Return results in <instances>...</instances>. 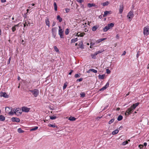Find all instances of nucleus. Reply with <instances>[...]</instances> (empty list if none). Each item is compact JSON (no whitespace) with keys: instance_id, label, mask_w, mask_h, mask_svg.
<instances>
[{"instance_id":"33","label":"nucleus","mask_w":149,"mask_h":149,"mask_svg":"<svg viewBox=\"0 0 149 149\" xmlns=\"http://www.w3.org/2000/svg\"><path fill=\"white\" fill-rule=\"evenodd\" d=\"M54 10L55 11H56L57 9V7L56 4V3L55 2H54Z\"/></svg>"},{"instance_id":"55","label":"nucleus","mask_w":149,"mask_h":149,"mask_svg":"<svg viewBox=\"0 0 149 149\" xmlns=\"http://www.w3.org/2000/svg\"><path fill=\"white\" fill-rule=\"evenodd\" d=\"M108 107V105H107V106L105 107L104 108L103 110H105V109H106Z\"/></svg>"},{"instance_id":"56","label":"nucleus","mask_w":149,"mask_h":149,"mask_svg":"<svg viewBox=\"0 0 149 149\" xmlns=\"http://www.w3.org/2000/svg\"><path fill=\"white\" fill-rule=\"evenodd\" d=\"M6 1V0H1V2L2 3L5 2Z\"/></svg>"},{"instance_id":"17","label":"nucleus","mask_w":149,"mask_h":149,"mask_svg":"<svg viewBox=\"0 0 149 149\" xmlns=\"http://www.w3.org/2000/svg\"><path fill=\"white\" fill-rule=\"evenodd\" d=\"M19 26V24H17L15 25L14 26H13L12 28V31L13 32H14L16 30V28L18 27Z\"/></svg>"},{"instance_id":"61","label":"nucleus","mask_w":149,"mask_h":149,"mask_svg":"<svg viewBox=\"0 0 149 149\" xmlns=\"http://www.w3.org/2000/svg\"><path fill=\"white\" fill-rule=\"evenodd\" d=\"M143 145L144 146H146L147 145V143L146 142H145L143 143Z\"/></svg>"},{"instance_id":"44","label":"nucleus","mask_w":149,"mask_h":149,"mask_svg":"<svg viewBox=\"0 0 149 149\" xmlns=\"http://www.w3.org/2000/svg\"><path fill=\"white\" fill-rule=\"evenodd\" d=\"M95 43L93 42H91L90 44V48H92L93 47Z\"/></svg>"},{"instance_id":"58","label":"nucleus","mask_w":149,"mask_h":149,"mask_svg":"<svg viewBox=\"0 0 149 149\" xmlns=\"http://www.w3.org/2000/svg\"><path fill=\"white\" fill-rule=\"evenodd\" d=\"M79 32L77 33V34L76 35V36H77L78 37H79L80 36V34H79Z\"/></svg>"},{"instance_id":"30","label":"nucleus","mask_w":149,"mask_h":149,"mask_svg":"<svg viewBox=\"0 0 149 149\" xmlns=\"http://www.w3.org/2000/svg\"><path fill=\"white\" fill-rule=\"evenodd\" d=\"M109 3V2L108 1H107L102 3V4L103 6H105L108 5Z\"/></svg>"},{"instance_id":"34","label":"nucleus","mask_w":149,"mask_h":149,"mask_svg":"<svg viewBox=\"0 0 149 149\" xmlns=\"http://www.w3.org/2000/svg\"><path fill=\"white\" fill-rule=\"evenodd\" d=\"M18 132L19 133H22L24 132V131L22 130V129L20 128H19L17 130Z\"/></svg>"},{"instance_id":"52","label":"nucleus","mask_w":149,"mask_h":149,"mask_svg":"<svg viewBox=\"0 0 149 149\" xmlns=\"http://www.w3.org/2000/svg\"><path fill=\"white\" fill-rule=\"evenodd\" d=\"M66 86H67V85L65 84H64V86H63V89H65L66 88Z\"/></svg>"},{"instance_id":"11","label":"nucleus","mask_w":149,"mask_h":149,"mask_svg":"<svg viewBox=\"0 0 149 149\" xmlns=\"http://www.w3.org/2000/svg\"><path fill=\"white\" fill-rule=\"evenodd\" d=\"M109 83L108 82H107V84H106L102 88L100 89L99 90V91H104V90H105V89H107L109 87Z\"/></svg>"},{"instance_id":"15","label":"nucleus","mask_w":149,"mask_h":149,"mask_svg":"<svg viewBox=\"0 0 149 149\" xmlns=\"http://www.w3.org/2000/svg\"><path fill=\"white\" fill-rule=\"evenodd\" d=\"M45 22L46 25L48 26L49 28V27L50 22L48 18H46V19L45 20Z\"/></svg>"},{"instance_id":"45","label":"nucleus","mask_w":149,"mask_h":149,"mask_svg":"<svg viewBox=\"0 0 149 149\" xmlns=\"http://www.w3.org/2000/svg\"><path fill=\"white\" fill-rule=\"evenodd\" d=\"M106 70V72L107 74H109L111 73V71L108 69H107Z\"/></svg>"},{"instance_id":"19","label":"nucleus","mask_w":149,"mask_h":149,"mask_svg":"<svg viewBox=\"0 0 149 149\" xmlns=\"http://www.w3.org/2000/svg\"><path fill=\"white\" fill-rule=\"evenodd\" d=\"M91 71H92L94 73H96L97 72V70L93 69H89L88 71L87 72L88 73H89Z\"/></svg>"},{"instance_id":"28","label":"nucleus","mask_w":149,"mask_h":149,"mask_svg":"<svg viewBox=\"0 0 149 149\" xmlns=\"http://www.w3.org/2000/svg\"><path fill=\"white\" fill-rule=\"evenodd\" d=\"M106 39V38L100 39L98 40H97L96 42L97 43H99L102 42V41L104 40H105Z\"/></svg>"},{"instance_id":"29","label":"nucleus","mask_w":149,"mask_h":149,"mask_svg":"<svg viewBox=\"0 0 149 149\" xmlns=\"http://www.w3.org/2000/svg\"><path fill=\"white\" fill-rule=\"evenodd\" d=\"M97 55V54H96V53L95 52L94 54H91V56L92 58L93 59H95L96 58V56Z\"/></svg>"},{"instance_id":"12","label":"nucleus","mask_w":149,"mask_h":149,"mask_svg":"<svg viewBox=\"0 0 149 149\" xmlns=\"http://www.w3.org/2000/svg\"><path fill=\"white\" fill-rule=\"evenodd\" d=\"M0 96L3 97L5 98H8V95L5 92H1L0 93Z\"/></svg>"},{"instance_id":"5","label":"nucleus","mask_w":149,"mask_h":149,"mask_svg":"<svg viewBox=\"0 0 149 149\" xmlns=\"http://www.w3.org/2000/svg\"><path fill=\"white\" fill-rule=\"evenodd\" d=\"M143 34L146 36H148L149 34V26H146L144 28Z\"/></svg>"},{"instance_id":"48","label":"nucleus","mask_w":149,"mask_h":149,"mask_svg":"<svg viewBox=\"0 0 149 149\" xmlns=\"http://www.w3.org/2000/svg\"><path fill=\"white\" fill-rule=\"evenodd\" d=\"M79 3H81L84 1V0H76Z\"/></svg>"},{"instance_id":"1","label":"nucleus","mask_w":149,"mask_h":149,"mask_svg":"<svg viewBox=\"0 0 149 149\" xmlns=\"http://www.w3.org/2000/svg\"><path fill=\"white\" fill-rule=\"evenodd\" d=\"M139 104V103L137 102L132 105L126 111L125 113V115L127 116L133 112L136 107L138 106Z\"/></svg>"},{"instance_id":"26","label":"nucleus","mask_w":149,"mask_h":149,"mask_svg":"<svg viewBox=\"0 0 149 149\" xmlns=\"http://www.w3.org/2000/svg\"><path fill=\"white\" fill-rule=\"evenodd\" d=\"M128 141H130V140L129 139L127 141L123 142L122 143V145L123 146L125 145H126L128 144Z\"/></svg>"},{"instance_id":"25","label":"nucleus","mask_w":149,"mask_h":149,"mask_svg":"<svg viewBox=\"0 0 149 149\" xmlns=\"http://www.w3.org/2000/svg\"><path fill=\"white\" fill-rule=\"evenodd\" d=\"M95 6V4L93 3H89L88 4V6L89 8H90L93 6Z\"/></svg>"},{"instance_id":"16","label":"nucleus","mask_w":149,"mask_h":149,"mask_svg":"<svg viewBox=\"0 0 149 149\" xmlns=\"http://www.w3.org/2000/svg\"><path fill=\"white\" fill-rule=\"evenodd\" d=\"M124 6L123 4L120 6L119 10L120 13H122L123 12V9Z\"/></svg>"},{"instance_id":"53","label":"nucleus","mask_w":149,"mask_h":149,"mask_svg":"<svg viewBox=\"0 0 149 149\" xmlns=\"http://www.w3.org/2000/svg\"><path fill=\"white\" fill-rule=\"evenodd\" d=\"M143 147V146L142 145H140L139 146V147L141 149Z\"/></svg>"},{"instance_id":"6","label":"nucleus","mask_w":149,"mask_h":149,"mask_svg":"<svg viewBox=\"0 0 149 149\" xmlns=\"http://www.w3.org/2000/svg\"><path fill=\"white\" fill-rule=\"evenodd\" d=\"M133 13L134 12L133 11H130L127 14V17H128V19L130 20V21L132 19L134 16Z\"/></svg>"},{"instance_id":"54","label":"nucleus","mask_w":149,"mask_h":149,"mask_svg":"<svg viewBox=\"0 0 149 149\" xmlns=\"http://www.w3.org/2000/svg\"><path fill=\"white\" fill-rule=\"evenodd\" d=\"M56 24V22L54 21H53L52 24V26H54Z\"/></svg>"},{"instance_id":"10","label":"nucleus","mask_w":149,"mask_h":149,"mask_svg":"<svg viewBox=\"0 0 149 149\" xmlns=\"http://www.w3.org/2000/svg\"><path fill=\"white\" fill-rule=\"evenodd\" d=\"M30 109V108L27 107H26L24 106L22 108V111L25 112H28Z\"/></svg>"},{"instance_id":"42","label":"nucleus","mask_w":149,"mask_h":149,"mask_svg":"<svg viewBox=\"0 0 149 149\" xmlns=\"http://www.w3.org/2000/svg\"><path fill=\"white\" fill-rule=\"evenodd\" d=\"M114 120V119H111L109 122V124H111V123H113Z\"/></svg>"},{"instance_id":"21","label":"nucleus","mask_w":149,"mask_h":149,"mask_svg":"<svg viewBox=\"0 0 149 149\" xmlns=\"http://www.w3.org/2000/svg\"><path fill=\"white\" fill-rule=\"evenodd\" d=\"M76 118H75L74 117L70 116L68 120L70 121H73L75 120H76Z\"/></svg>"},{"instance_id":"41","label":"nucleus","mask_w":149,"mask_h":149,"mask_svg":"<svg viewBox=\"0 0 149 149\" xmlns=\"http://www.w3.org/2000/svg\"><path fill=\"white\" fill-rule=\"evenodd\" d=\"M103 51L104 50H100L97 52H96L95 53H96V54H97V55L99 54L102 53Z\"/></svg>"},{"instance_id":"38","label":"nucleus","mask_w":149,"mask_h":149,"mask_svg":"<svg viewBox=\"0 0 149 149\" xmlns=\"http://www.w3.org/2000/svg\"><path fill=\"white\" fill-rule=\"evenodd\" d=\"M38 128V127L36 126L33 128H32L31 129V131H34V130H37Z\"/></svg>"},{"instance_id":"62","label":"nucleus","mask_w":149,"mask_h":149,"mask_svg":"<svg viewBox=\"0 0 149 149\" xmlns=\"http://www.w3.org/2000/svg\"><path fill=\"white\" fill-rule=\"evenodd\" d=\"M21 43L22 44H24V41L23 40H22V41L21 42Z\"/></svg>"},{"instance_id":"51","label":"nucleus","mask_w":149,"mask_h":149,"mask_svg":"<svg viewBox=\"0 0 149 149\" xmlns=\"http://www.w3.org/2000/svg\"><path fill=\"white\" fill-rule=\"evenodd\" d=\"M83 80L82 78H81L79 79H78L77 80V81H81Z\"/></svg>"},{"instance_id":"59","label":"nucleus","mask_w":149,"mask_h":149,"mask_svg":"<svg viewBox=\"0 0 149 149\" xmlns=\"http://www.w3.org/2000/svg\"><path fill=\"white\" fill-rule=\"evenodd\" d=\"M116 38L118 39L119 38V36L118 34H117L116 36Z\"/></svg>"},{"instance_id":"49","label":"nucleus","mask_w":149,"mask_h":149,"mask_svg":"<svg viewBox=\"0 0 149 149\" xmlns=\"http://www.w3.org/2000/svg\"><path fill=\"white\" fill-rule=\"evenodd\" d=\"M70 11V9L69 8H66L65 9V11L66 13H68Z\"/></svg>"},{"instance_id":"8","label":"nucleus","mask_w":149,"mask_h":149,"mask_svg":"<svg viewBox=\"0 0 149 149\" xmlns=\"http://www.w3.org/2000/svg\"><path fill=\"white\" fill-rule=\"evenodd\" d=\"M13 111H14V113H15V114L17 115H21L22 113V112H21V109L19 108H17L15 109H14L13 110Z\"/></svg>"},{"instance_id":"43","label":"nucleus","mask_w":149,"mask_h":149,"mask_svg":"<svg viewBox=\"0 0 149 149\" xmlns=\"http://www.w3.org/2000/svg\"><path fill=\"white\" fill-rule=\"evenodd\" d=\"M69 33V29H67L65 31V33L66 35H68Z\"/></svg>"},{"instance_id":"60","label":"nucleus","mask_w":149,"mask_h":149,"mask_svg":"<svg viewBox=\"0 0 149 149\" xmlns=\"http://www.w3.org/2000/svg\"><path fill=\"white\" fill-rule=\"evenodd\" d=\"M126 54V52L125 51H124V52H123V54H122V55H124L125 54Z\"/></svg>"},{"instance_id":"2","label":"nucleus","mask_w":149,"mask_h":149,"mask_svg":"<svg viewBox=\"0 0 149 149\" xmlns=\"http://www.w3.org/2000/svg\"><path fill=\"white\" fill-rule=\"evenodd\" d=\"M27 92H31L33 95V97H36L39 94V91L38 89H35L32 90H29Z\"/></svg>"},{"instance_id":"9","label":"nucleus","mask_w":149,"mask_h":149,"mask_svg":"<svg viewBox=\"0 0 149 149\" xmlns=\"http://www.w3.org/2000/svg\"><path fill=\"white\" fill-rule=\"evenodd\" d=\"M56 29L57 28L56 27H54L52 29V36L54 38H55L56 34Z\"/></svg>"},{"instance_id":"63","label":"nucleus","mask_w":149,"mask_h":149,"mask_svg":"<svg viewBox=\"0 0 149 149\" xmlns=\"http://www.w3.org/2000/svg\"><path fill=\"white\" fill-rule=\"evenodd\" d=\"M120 109V108H117L116 109L117 111H119Z\"/></svg>"},{"instance_id":"20","label":"nucleus","mask_w":149,"mask_h":149,"mask_svg":"<svg viewBox=\"0 0 149 149\" xmlns=\"http://www.w3.org/2000/svg\"><path fill=\"white\" fill-rule=\"evenodd\" d=\"M99 26L97 25H96L94 26L92 28V30L93 31H95L98 28Z\"/></svg>"},{"instance_id":"35","label":"nucleus","mask_w":149,"mask_h":149,"mask_svg":"<svg viewBox=\"0 0 149 149\" xmlns=\"http://www.w3.org/2000/svg\"><path fill=\"white\" fill-rule=\"evenodd\" d=\"M78 39L77 38H76L74 39H72L71 40V42H76L77 41Z\"/></svg>"},{"instance_id":"4","label":"nucleus","mask_w":149,"mask_h":149,"mask_svg":"<svg viewBox=\"0 0 149 149\" xmlns=\"http://www.w3.org/2000/svg\"><path fill=\"white\" fill-rule=\"evenodd\" d=\"M13 109L11 107H6L5 108V111L6 113H8L9 115H13L14 114L13 112L12 111Z\"/></svg>"},{"instance_id":"13","label":"nucleus","mask_w":149,"mask_h":149,"mask_svg":"<svg viewBox=\"0 0 149 149\" xmlns=\"http://www.w3.org/2000/svg\"><path fill=\"white\" fill-rule=\"evenodd\" d=\"M11 120L13 122H19L20 121L19 119L17 118L13 117L11 118Z\"/></svg>"},{"instance_id":"7","label":"nucleus","mask_w":149,"mask_h":149,"mask_svg":"<svg viewBox=\"0 0 149 149\" xmlns=\"http://www.w3.org/2000/svg\"><path fill=\"white\" fill-rule=\"evenodd\" d=\"M58 27L59 28V29L58 30V34L59 35L61 38H64L63 35V31L61 29V26H59Z\"/></svg>"},{"instance_id":"46","label":"nucleus","mask_w":149,"mask_h":149,"mask_svg":"<svg viewBox=\"0 0 149 149\" xmlns=\"http://www.w3.org/2000/svg\"><path fill=\"white\" fill-rule=\"evenodd\" d=\"M80 34V37H82L84 36V35L85 34L84 33H79Z\"/></svg>"},{"instance_id":"37","label":"nucleus","mask_w":149,"mask_h":149,"mask_svg":"<svg viewBox=\"0 0 149 149\" xmlns=\"http://www.w3.org/2000/svg\"><path fill=\"white\" fill-rule=\"evenodd\" d=\"M81 97H84L85 96V94L84 92H81L80 93Z\"/></svg>"},{"instance_id":"57","label":"nucleus","mask_w":149,"mask_h":149,"mask_svg":"<svg viewBox=\"0 0 149 149\" xmlns=\"http://www.w3.org/2000/svg\"><path fill=\"white\" fill-rule=\"evenodd\" d=\"M73 72V70H71L70 72L69 73V74L70 75H71L72 74V73Z\"/></svg>"},{"instance_id":"39","label":"nucleus","mask_w":149,"mask_h":149,"mask_svg":"<svg viewBox=\"0 0 149 149\" xmlns=\"http://www.w3.org/2000/svg\"><path fill=\"white\" fill-rule=\"evenodd\" d=\"M50 119L52 120H54L57 117L56 116H50Z\"/></svg>"},{"instance_id":"50","label":"nucleus","mask_w":149,"mask_h":149,"mask_svg":"<svg viewBox=\"0 0 149 149\" xmlns=\"http://www.w3.org/2000/svg\"><path fill=\"white\" fill-rule=\"evenodd\" d=\"M140 52L139 51L137 52V54H136V57L137 58H138Z\"/></svg>"},{"instance_id":"18","label":"nucleus","mask_w":149,"mask_h":149,"mask_svg":"<svg viewBox=\"0 0 149 149\" xmlns=\"http://www.w3.org/2000/svg\"><path fill=\"white\" fill-rule=\"evenodd\" d=\"M30 24V22L29 21V20H25V22L24 24V27H25L26 26H28L29 24Z\"/></svg>"},{"instance_id":"47","label":"nucleus","mask_w":149,"mask_h":149,"mask_svg":"<svg viewBox=\"0 0 149 149\" xmlns=\"http://www.w3.org/2000/svg\"><path fill=\"white\" fill-rule=\"evenodd\" d=\"M80 76L78 74H76L74 75V77L75 78H78L80 77Z\"/></svg>"},{"instance_id":"14","label":"nucleus","mask_w":149,"mask_h":149,"mask_svg":"<svg viewBox=\"0 0 149 149\" xmlns=\"http://www.w3.org/2000/svg\"><path fill=\"white\" fill-rule=\"evenodd\" d=\"M112 13V11H105L104 12V14L103 15V17H105L109 14H111Z\"/></svg>"},{"instance_id":"23","label":"nucleus","mask_w":149,"mask_h":149,"mask_svg":"<svg viewBox=\"0 0 149 149\" xmlns=\"http://www.w3.org/2000/svg\"><path fill=\"white\" fill-rule=\"evenodd\" d=\"M57 19L59 20V22H61L62 21V19L60 17L59 15H58L57 16Z\"/></svg>"},{"instance_id":"64","label":"nucleus","mask_w":149,"mask_h":149,"mask_svg":"<svg viewBox=\"0 0 149 149\" xmlns=\"http://www.w3.org/2000/svg\"><path fill=\"white\" fill-rule=\"evenodd\" d=\"M88 25H89L90 23H91V22H88Z\"/></svg>"},{"instance_id":"24","label":"nucleus","mask_w":149,"mask_h":149,"mask_svg":"<svg viewBox=\"0 0 149 149\" xmlns=\"http://www.w3.org/2000/svg\"><path fill=\"white\" fill-rule=\"evenodd\" d=\"M118 132V130L116 129L112 132V134L113 135H114L117 134Z\"/></svg>"},{"instance_id":"40","label":"nucleus","mask_w":149,"mask_h":149,"mask_svg":"<svg viewBox=\"0 0 149 149\" xmlns=\"http://www.w3.org/2000/svg\"><path fill=\"white\" fill-rule=\"evenodd\" d=\"M54 49L55 50V51L56 52H59V49H58L57 48V47L56 46H55L54 47Z\"/></svg>"},{"instance_id":"22","label":"nucleus","mask_w":149,"mask_h":149,"mask_svg":"<svg viewBox=\"0 0 149 149\" xmlns=\"http://www.w3.org/2000/svg\"><path fill=\"white\" fill-rule=\"evenodd\" d=\"M5 118L2 115H0V120L1 121H4L5 120Z\"/></svg>"},{"instance_id":"31","label":"nucleus","mask_w":149,"mask_h":149,"mask_svg":"<svg viewBox=\"0 0 149 149\" xmlns=\"http://www.w3.org/2000/svg\"><path fill=\"white\" fill-rule=\"evenodd\" d=\"M48 126L50 127H52L53 128H54V127L57 128V126L55 125H52V124H49Z\"/></svg>"},{"instance_id":"3","label":"nucleus","mask_w":149,"mask_h":149,"mask_svg":"<svg viewBox=\"0 0 149 149\" xmlns=\"http://www.w3.org/2000/svg\"><path fill=\"white\" fill-rule=\"evenodd\" d=\"M114 26V24L112 23H110L108 24L107 25L104 27L103 29V31L106 32L109 29H111Z\"/></svg>"},{"instance_id":"32","label":"nucleus","mask_w":149,"mask_h":149,"mask_svg":"<svg viewBox=\"0 0 149 149\" xmlns=\"http://www.w3.org/2000/svg\"><path fill=\"white\" fill-rule=\"evenodd\" d=\"M79 45L80 46V47L81 48L83 49L84 48L83 46V42L82 41H81L79 43Z\"/></svg>"},{"instance_id":"36","label":"nucleus","mask_w":149,"mask_h":149,"mask_svg":"<svg viewBox=\"0 0 149 149\" xmlns=\"http://www.w3.org/2000/svg\"><path fill=\"white\" fill-rule=\"evenodd\" d=\"M123 118V116H122L119 115L117 118V120L118 121H120Z\"/></svg>"},{"instance_id":"27","label":"nucleus","mask_w":149,"mask_h":149,"mask_svg":"<svg viewBox=\"0 0 149 149\" xmlns=\"http://www.w3.org/2000/svg\"><path fill=\"white\" fill-rule=\"evenodd\" d=\"M105 76L104 74L100 75V74L99 76V78L101 79H103Z\"/></svg>"}]
</instances>
